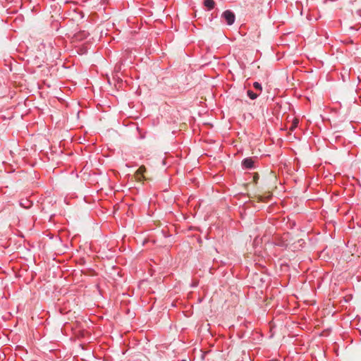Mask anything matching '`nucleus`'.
Returning a JSON list of instances; mask_svg holds the SVG:
<instances>
[{"label":"nucleus","instance_id":"obj_1","mask_svg":"<svg viewBox=\"0 0 361 361\" xmlns=\"http://www.w3.org/2000/svg\"><path fill=\"white\" fill-rule=\"evenodd\" d=\"M255 159L252 157H247L242 160L241 166L243 169L252 170L257 168Z\"/></svg>","mask_w":361,"mask_h":361},{"label":"nucleus","instance_id":"obj_2","mask_svg":"<svg viewBox=\"0 0 361 361\" xmlns=\"http://www.w3.org/2000/svg\"><path fill=\"white\" fill-rule=\"evenodd\" d=\"M221 18L228 25H231L234 23L235 16L231 10H226L223 12Z\"/></svg>","mask_w":361,"mask_h":361},{"label":"nucleus","instance_id":"obj_3","mask_svg":"<svg viewBox=\"0 0 361 361\" xmlns=\"http://www.w3.org/2000/svg\"><path fill=\"white\" fill-rule=\"evenodd\" d=\"M203 4L208 11L212 10L216 5L214 0H204Z\"/></svg>","mask_w":361,"mask_h":361},{"label":"nucleus","instance_id":"obj_4","mask_svg":"<svg viewBox=\"0 0 361 361\" xmlns=\"http://www.w3.org/2000/svg\"><path fill=\"white\" fill-rule=\"evenodd\" d=\"M20 205L23 208L28 209L31 207L32 204L28 200H21Z\"/></svg>","mask_w":361,"mask_h":361},{"label":"nucleus","instance_id":"obj_5","mask_svg":"<svg viewBox=\"0 0 361 361\" xmlns=\"http://www.w3.org/2000/svg\"><path fill=\"white\" fill-rule=\"evenodd\" d=\"M247 94L249 97V98L252 100L257 99L258 97V94L257 93H255L252 90H250L247 91Z\"/></svg>","mask_w":361,"mask_h":361},{"label":"nucleus","instance_id":"obj_6","mask_svg":"<svg viewBox=\"0 0 361 361\" xmlns=\"http://www.w3.org/2000/svg\"><path fill=\"white\" fill-rule=\"evenodd\" d=\"M253 87L255 90H259V92H262V85L259 82H255L253 83Z\"/></svg>","mask_w":361,"mask_h":361},{"label":"nucleus","instance_id":"obj_7","mask_svg":"<svg viewBox=\"0 0 361 361\" xmlns=\"http://www.w3.org/2000/svg\"><path fill=\"white\" fill-rule=\"evenodd\" d=\"M145 171V167L141 166L137 169V173H142Z\"/></svg>","mask_w":361,"mask_h":361},{"label":"nucleus","instance_id":"obj_8","mask_svg":"<svg viewBox=\"0 0 361 361\" xmlns=\"http://www.w3.org/2000/svg\"><path fill=\"white\" fill-rule=\"evenodd\" d=\"M181 361H186V360H181Z\"/></svg>","mask_w":361,"mask_h":361}]
</instances>
